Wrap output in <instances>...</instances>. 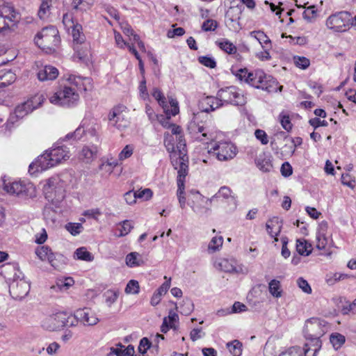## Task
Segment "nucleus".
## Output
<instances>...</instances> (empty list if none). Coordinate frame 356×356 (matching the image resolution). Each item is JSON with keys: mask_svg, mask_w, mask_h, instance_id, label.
<instances>
[{"mask_svg": "<svg viewBox=\"0 0 356 356\" xmlns=\"http://www.w3.org/2000/svg\"><path fill=\"white\" fill-rule=\"evenodd\" d=\"M66 81L70 86H65L49 97L50 103L54 105L72 107L79 101L78 91H88L92 89V81L89 77L74 74L67 75Z\"/></svg>", "mask_w": 356, "mask_h": 356, "instance_id": "obj_1", "label": "nucleus"}, {"mask_svg": "<svg viewBox=\"0 0 356 356\" xmlns=\"http://www.w3.org/2000/svg\"><path fill=\"white\" fill-rule=\"evenodd\" d=\"M327 323L318 318H311L305 323L303 334L306 342L304 346L305 356H316L322 346L321 338L328 332Z\"/></svg>", "mask_w": 356, "mask_h": 356, "instance_id": "obj_2", "label": "nucleus"}, {"mask_svg": "<svg viewBox=\"0 0 356 356\" xmlns=\"http://www.w3.org/2000/svg\"><path fill=\"white\" fill-rule=\"evenodd\" d=\"M70 157V153L67 147H52L38 156L29 165V172L31 175H35L62 163L69 159Z\"/></svg>", "mask_w": 356, "mask_h": 356, "instance_id": "obj_3", "label": "nucleus"}, {"mask_svg": "<svg viewBox=\"0 0 356 356\" xmlns=\"http://www.w3.org/2000/svg\"><path fill=\"white\" fill-rule=\"evenodd\" d=\"M236 76L251 86L268 92H277L278 89L281 91L282 88V86L278 87V83L274 78L261 70L249 72L247 69H240L237 72Z\"/></svg>", "mask_w": 356, "mask_h": 356, "instance_id": "obj_4", "label": "nucleus"}, {"mask_svg": "<svg viewBox=\"0 0 356 356\" xmlns=\"http://www.w3.org/2000/svg\"><path fill=\"white\" fill-rule=\"evenodd\" d=\"M352 15L347 11L337 12L330 15L325 22L326 27L335 33H343L351 27Z\"/></svg>", "mask_w": 356, "mask_h": 356, "instance_id": "obj_5", "label": "nucleus"}, {"mask_svg": "<svg viewBox=\"0 0 356 356\" xmlns=\"http://www.w3.org/2000/svg\"><path fill=\"white\" fill-rule=\"evenodd\" d=\"M209 153L213 154L220 161L233 159L238 153L237 147L230 141L223 140L211 144Z\"/></svg>", "mask_w": 356, "mask_h": 356, "instance_id": "obj_6", "label": "nucleus"}, {"mask_svg": "<svg viewBox=\"0 0 356 356\" xmlns=\"http://www.w3.org/2000/svg\"><path fill=\"white\" fill-rule=\"evenodd\" d=\"M35 42L41 49L51 50L59 44L58 31L53 26L44 28L35 37Z\"/></svg>", "mask_w": 356, "mask_h": 356, "instance_id": "obj_7", "label": "nucleus"}, {"mask_svg": "<svg viewBox=\"0 0 356 356\" xmlns=\"http://www.w3.org/2000/svg\"><path fill=\"white\" fill-rule=\"evenodd\" d=\"M4 190L24 199L34 198L37 195L35 186L30 181H19L6 184Z\"/></svg>", "mask_w": 356, "mask_h": 356, "instance_id": "obj_8", "label": "nucleus"}, {"mask_svg": "<svg viewBox=\"0 0 356 356\" xmlns=\"http://www.w3.org/2000/svg\"><path fill=\"white\" fill-rule=\"evenodd\" d=\"M217 96L222 104L242 106L246 103V98L243 92L236 86L221 88L218 91Z\"/></svg>", "mask_w": 356, "mask_h": 356, "instance_id": "obj_9", "label": "nucleus"}, {"mask_svg": "<svg viewBox=\"0 0 356 356\" xmlns=\"http://www.w3.org/2000/svg\"><path fill=\"white\" fill-rule=\"evenodd\" d=\"M128 113L129 110L124 105L119 104L113 107L108 116L109 125L119 130L128 127L129 125Z\"/></svg>", "mask_w": 356, "mask_h": 356, "instance_id": "obj_10", "label": "nucleus"}, {"mask_svg": "<svg viewBox=\"0 0 356 356\" xmlns=\"http://www.w3.org/2000/svg\"><path fill=\"white\" fill-rule=\"evenodd\" d=\"M152 95L157 101L159 106L163 108L165 115L170 116L176 115L179 113V103L177 99L172 98V97H168L167 99L162 92L156 88L153 89Z\"/></svg>", "mask_w": 356, "mask_h": 356, "instance_id": "obj_11", "label": "nucleus"}, {"mask_svg": "<svg viewBox=\"0 0 356 356\" xmlns=\"http://www.w3.org/2000/svg\"><path fill=\"white\" fill-rule=\"evenodd\" d=\"M42 184L43 193L49 201L59 202L64 197V190L58 186V179L50 178L41 183Z\"/></svg>", "mask_w": 356, "mask_h": 356, "instance_id": "obj_12", "label": "nucleus"}, {"mask_svg": "<svg viewBox=\"0 0 356 356\" xmlns=\"http://www.w3.org/2000/svg\"><path fill=\"white\" fill-rule=\"evenodd\" d=\"M67 314L63 312H58L44 317L41 321V326L43 329L50 332L60 330L67 326Z\"/></svg>", "mask_w": 356, "mask_h": 356, "instance_id": "obj_13", "label": "nucleus"}, {"mask_svg": "<svg viewBox=\"0 0 356 356\" xmlns=\"http://www.w3.org/2000/svg\"><path fill=\"white\" fill-rule=\"evenodd\" d=\"M36 107L33 106V101H27L17 105L13 112L10 114L6 122V127L10 129L19 120L24 118L29 113L33 111Z\"/></svg>", "mask_w": 356, "mask_h": 356, "instance_id": "obj_14", "label": "nucleus"}, {"mask_svg": "<svg viewBox=\"0 0 356 356\" xmlns=\"http://www.w3.org/2000/svg\"><path fill=\"white\" fill-rule=\"evenodd\" d=\"M188 130L191 136L196 140L207 143L209 140H213V134L209 131L208 127L203 122L200 124L195 120L191 122Z\"/></svg>", "mask_w": 356, "mask_h": 356, "instance_id": "obj_15", "label": "nucleus"}, {"mask_svg": "<svg viewBox=\"0 0 356 356\" xmlns=\"http://www.w3.org/2000/svg\"><path fill=\"white\" fill-rule=\"evenodd\" d=\"M189 200H191V207L195 213H202L211 205L212 200L201 195L199 191L191 190L188 194Z\"/></svg>", "mask_w": 356, "mask_h": 356, "instance_id": "obj_16", "label": "nucleus"}, {"mask_svg": "<svg viewBox=\"0 0 356 356\" xmlns=\"http://www.w3.org/2000/svg\"><path fill=\"white\" fill-rule=\"evenodd\" d=\"M30 290V284L24 280L13 281L9 287L10 295L15 299H22L26 296Z\"/></svg>", "mask_w": 356, "mask_h": 356, "instance_id": "obj_17", "label": "nucleus"}, {"mask_svg": "<svg viewBox=\"0 0 356 356\" xmlns=\"http://www.w3.org/2000/svg\"><path fill=\"white\" fill-rule=\"evenodd\" d=\"M75 317L85 326H92L99 322L96 313L89 308L79 309L75 311Z\"/></svg>", "mask_w": 356, "mask_h": 356, "instance_id": "obj_18", "label": "nucleus"}, {"mask_svg": "<svg viewBox=\"0 0 356 356\" xmlns=\"http://www.w3.org/2000/svg\"><path fill=\"white\" fill-rule=\"evenodd\" d=\"M216 268L229 273H238L241 271V267L237 264V261L233 258H218L214 262Z\"/></svg>", "mask_w": 356, "mask_h": 356, "instance_id": "obj_19", "label": "nucleus"}, {"mask_svg": "<svg viewBox=\"0 0 356 356\" xmlns=\"http://www.w3.org/2000/svg\"><path fill=\"white\" fill-rule=\"evenodd\" d=\"M223 104L221 102L220 98L217 96L216 97L213 96H207L203 97L199 104L200 108L203 112L209 113L215 111L216 108L222 106Z\"/></svg>", "mask_w": 356, "mask_h": 356, "instance_id": "obj_20", "label": "nucleus"}, {"mask_svg": "<svg viewBox=\"0 0 356 356\" xmlns=\"http://www.w3.org/2000/svg\"><path fill=\"white\" fill-rule=\"evenodd\" d=\"M327 223L322 222L317 230L316 233V248L318 250H325L327 246L330 238L327 236Z\"/></svg>", "mask_w": 356, "mask_h": 356, "instance_id": "obj_21", "label": "nucleus"}, {"mask_svg": "<svg viewBox=\"0 0 356 356\" xmlns=\"http://www.w3.org/2000/svg\"><path fill=\"white\" fill-rule=\"evenodd\" d=\"M59 74L58 70L51 65H45L39 69L37 76L40 81H53Z\"/></svg>", "mask_w": 356, "mask_h": 356, "instance_id": "obj_22", "label": "nucleus"}, {"mask_svg": "<svg viewBox=\"0 0 356 356\" xmlns=\"http://www.w3.org/2000/svg\"><path fill=\"white\" fill-rule=\"evenodd\" d=\"M212 202L225 201L228 203L236 204V197L232 190L227 186H222L218 191L211 197Z\"/></svg>", "mask_w": 356, "mask_h": 356, "instance_id": "obj_23", "label": "nucleus"}, {"mask_svg": "<svg viewBox=\"0 0 356 356\" xmlns=\"http://www.w3.org/2000/svg\"><path fill=\"white\" fill-rule=\"evenodd\" d=\"M35 254L42 261H47L53 267L56 268V254L47 245L38 247L35 250Z\"/></svg>", "mask_w": 356, "mask_h": 356, "instance_id": "obj_24", "label": "nucleus"}, {"mask_svg": "<svg viewBox=\"0 0 356 356\" xmlns=\"http://www.w3.org/2000/svg\"><path fill=\"white\" fill-rule=\"evenodd\" d=\"M255 164L264 172H269L273 170L270 157L265 153L261 154L257 157Z\"/></svg>", "mask_w": 356, "mask_h": 356, "instance_id": "obj_25", "label": "nucleus"}, {"mask_svg": "<svg viewBox=\"0 0 356 356\" xmlns=\"http://www.w3.org/2000/svg\"><path fill=\"white\" fill-rule=\"evenodd\" d=\"M266 230L271 237L275 238V241H277V236L280 234L282 229V224L277 218H274L268 220L266 225Z\"/></svg>", "mask_w": 356, "mask_h": 356, "instance_id": "obj_26", "label": "nucleus"}, {"mask_svg": "<svg viewBox=\"0 0 356 356\" xmlns=\"http://www.w3.org/2000/svg\"><path fill=\"white\" fill-rule=\"evenodd\" d=\"M97 151V146H85L79 154V159L86 163H90L96 157Z\"/></svg>", "mask_w": 356, "mask_h": 356, "instance_id": "obj_27", "label": "nucleus"}, {"mask_svg": "<svg viewBox=\"0 0 356 356\" xmlns=\"http://www.w3.org/2000/svg\"><path fill=\"white\" fill-rule=\"evenodd\" d=\"M0 16L15 24L17 20V13L15 11L13 6L10 4H3L0 6Z\"/></svg>", "mask_w": 356, "mask_h": 356, "instance_id": "obj_28", "label": "nucleus"}, {"mask_svg": "<svg viewBox=\"0 0 356 356\" xmlns=\"http://www.w3.org/2000/svg\"><path fill=\"white\" fill-rule=\"evenodd\" d=\"M250 36L257 40L262 48L272 47L271 40L269 39L268 35L261 31H251L250 33Z\"/></svg>", "mask_w": 356, "mask_h": 356, "instance_id": "obj_29", "label": "nucleus"}, {"mask_svg": "<svg viewBox=\"0 0 356 356\" xmlns=\"http://www.w3.org/2000/svg\"><path fill=\"white\" fill-rule=\"evenodd\" d=\"M126 264L130 268L140 266L144 264L142 256L136 252L128 254L125 258Z\"/></svg>", "mask_w": 356, "mask_h": 356, "instance_id": "obj_30", "label": "nucleus"}, {"mask_svg": "<svg viewBox=\"0 0 356 356\" xmlns=\"http://www.w3.org/2000/svg\"><path fill=\"white\" fill-rule=\"evenodd\" d=\"M16 80V75L10 70L0 72V88L8 86L13 83Z\"/></svg>", "mask_w": 356, "mask_h": 356, "instance_id": "obj_31", "label": "nucleus"}, {"mask_svg": "<svg viewBox=\"0 0 356 356\" xmlns=\"http://www.w3.org/2000/svg\"><path fill=\"white\" fill-rule=\"evenodd\" d=\"M93 2L91 0H72L73 9L81 13L86 12L92 8Z\"/></svg>", "mask_w": 356, "mask_h": 356, "instance_id": "obj_32", "label": "nucleus"}, {"mask_svg": "<svg viewBox=\"0 0 356 356\" xmlns=\"http://www.w3.org/2000/svg\"><path fill=\"white\" fill-rule=\"evenodd\" d=\"M296 251L300 255L308 256L312 252V246L305 240L298 239L296 241Z\"/></svg>", "mask_w": 356, "mask_h": 356, "instance_id": "obj_33", "label": "nucleus"}, {"mask_svg": "<svg viewBox=\"0 0 356 356\" xmlns=\"http://www.w3.org/2000/svg\"><path fill=\"white\" fill-rule=\"evenodd\" d=\"M166 117L165 118L163 115H160L159 119L157 120L160 122V124L166 129L171 128L172 129V134H179L181 131V127L179 126H177L175 124H172L170 122V119L172 115L168 116L165 115Z\"/></svg>", "mask_w": 356, "mask_h": 356, "instance_id": "obj_34", "label": "nucleus"}, {"mask_svg": "<svg viewBox=\"0 0 356 356\" xmlns=\"http://www.w3.org/2000/svg\"><path fill=\"white\" fill-rule=\"evenodd\" d=\"M268 291L270 295L274 298H281L282 296V289L280 282L276 279L270 280L268 283Z\"/></svg>", "mask_w": 356, "mask_h": 356, "instance_id": "obj_35", "label": "nucleus"}, {"mask_svg": "<svg viewBox=\"0 0 356 356\" xmlns=\"http://www.w3.org/2000/svg\"><path fill=\"white\" fill-rule=\"evenodd\" d=\"M74 257L76 259L88 262L92 261L94 260V256L92 254L88 251L85 247H81L76 249L74 252Z\"/></svg>", "mask_w": 356, "mask_h": 356, "instance_id": "obj_36", "label": "nucleus"}, {"mask_svg": "<svg viewBox=\"0 0 356 356\" xmlns=\"http://www.w3.org/2000/svg\"><path fill=\"white\" fill-rule=\"evenodd\" d=\"M70 31L74 42L79 44L84 42L85 35L82 33V26L81 24L76 23L71 28Z\"/></svg>", "mask_w": 356, "mask_h": 356, "instance_id": "obj_37", "label": "nucleus"}, {"mask_svg": "<svg viewBox=\"0 0 356 356\" xmlns=\"http://www.w3.org/2000/svg\"><path fill=\"white\" fill-rule=\"evenodd\" d=\"M223 244V238L221 236H216L211 238L208 244V252L209 253H214L219 251Z\"/></svg>", "mask_w": 356, "mask_h": 356, "instance_id": "obj_38", "label": "nucleus"}, {"mask_svg": "<svg viewBox=\"0 0 356 356\" xmlns=\"http://www.w3.org/2000/svg\"><path fill=\"white\" fill-rule=\"evenodd\" d=\"M216 44L220 49L229 54H234L236 52V46L227 39L217 41Z\"/></svg>", "mask_w": 356, "mask_h": 356, "instance_id": "obj_39", "label": "nucleus"}, {"mask_svg": "<svg viewBox=\"0 0 356 356\" xmlns=\"http://www.w3.org/2000/svg\"><path fill=\"white\" fill-rule=\"evenodd\" d=\"M112 352L117 356H134L135 350L133 346L129 345L127 348L120 346L112 348Z\"/></svg>", "mask_w": 356, "mask_h": 356, "instance_id": "obj_40", "label": "nucleus"}, {"mask_svg": "<svg viewBox=\"0 0 356 356\" xmlns=\"http://www.w3.org/2000/svg\"><path fill=\"white\" fill-rule=\"evenodd\" d=\"M184 184L181 179H179L177 184V196L179 203V206L181 209H184L186 207V197L184 192Z\"/></svg>", "mask_w": 356, "mask_h": 356, "instance_id": "obj_41", "label": "nucleus"}, {"mask_svg": "<svg viewBox=\"0 0 356 356\" xmlns=\"http://www.w3.org/2000/svg\"><path fill=\"white\" fill-rule=\"evenodd\" d=\"M119 296V291L118 290L109 289L104 293L105 302L108 307L114 304Z\"/></svg>", "mask_w": 356, "mask_h": 356, "instance_id": "obj_42", "label": "nucleus"}, {"mask_svg": "<svg viewBox=\"0 0 356 356\" xmlns=\"http://www.w3.org/2000/svg\"><path fill=\"white\" fill-rule=\"evenodd\" d=\"M173 134L168 132L164 134V145L169 153L175 152V138Z\"/></svg>", "mask_w": 356, "mask_h": 356, "instance_id": "obj_43", "label": "nucleus"}, {"mask_svg": "<svg viewBox=\"0 0 356 356\" xmlns=\"http://www.w3.org/2000/svg\"><path fill=\"white\" fill-rule=\"evenodd\" d=\"M52 0H41V4L38 10V16L41 19H44L48 16Z\"/></svg>", "mask_w": 356, "mask_h": 356, "instance_id": "obj_44", "label": "nucleus"}, {"mask_svg": "<svg viewBox=\"0 0 356 356\" xmlns=\"http://www.w3.org/2000/svg\"><path fill=\"white\" fill-rule=\"evenodd\" d=\"M118 164L119 163L117 159H107L99 165V170L111 174Z\"/></svg>", "mask_w": 356, "mask_h": 356, "instance_id": "obj_45", "label": "nucleus"}, {"mask_svg": "<svg viewBox=\"0 0 356 356\" xmlns=\"http://www.w3.org/2000/svg\"><path fill=\"white\" fill-rule=\"evenodd\" d=\"M134 147L132 145H127L119 153L118 161L123 162L124 160L130 158L134 154Z\"/></svg>", "mask_w": 356, "mask_h": 356, "instance_id": "obj_46", "label": "nucleus"}, {"mask_svg": "<svg viewBox=\"0 0 356 356\" xmlns=\"http://www.w3.org/2000/svg\"><path fill=\"white\" fill-rule=\"evenodd\" d=\"M330 340L334 349L340 348L345 343V337L339 333H334L330 335Z\"/></svg>", "mask_w": 356, "mask_h": 356, "instance_id": "obj_47", "label": "nucleus"}, {"mask_svg": "<svg viewBox=\"0 0 356 356\" xmlns=\"http://www.w3.org/2000/svg\"><path fill=\"white\" fill-rule=\"evenodd\" d=\"M176 136V139L177 140V143L175 145V150L177 149L179 152V156H182V158L186 154V141L184 138V136L181 134V131L179 134H175Z\"/></svg>", "mask_w": 356, "mask_h": 356, "instance_id": "obj_48", "label": "nucleus"}, {"mask_svg": "<svg viewBox=\"0 0 356 356\" xmlns=\"http://www.w3.org/2000/svg\"><path fill=\"white\" fill-rule=\"evenodd\" d=\"M65 228L73 236L79 235L83 230L82 224L79 222H68L65 225Z\"/></svg>", "mask_w": 356, "mask_h": 356, "instance_id": "obj_49", "label": "nucleus"}, {"mask_svg": "<svg viewBox=\"0 0 356 356\" xmlns=\"http://www.w3.org/2000/svg\"><path fill=\"white\" fill-rule=\"evenodd\" d=\"M118 226V230L120 232L118 236H124L127 235L134 227L132 222L128 220H125L119 223Z\"/></svg>", "mask_w": 356, "mask_h": 356, "instance_id": "obj_50", "label": "nucleus"}, {"mask_svg": "<svg viewBox=\"0 0 356 356\" xmlns=\"http://www.w3.org/2000/svg\"><path fill=\"white\" fill-rule=\"evenodd\" d=\"M140 291V285L138 281L135 280H131L127 284L124 289V292L127 294L136 295Z\"/></svg>", "mask_w": 356, "mask_h": 356, "instance_id": "obj_51", "label": "nucleus"}, {"mask_svg": "<svg viewBox=\"0 0 356 356\" xmlns=\"http://www.w3.org/2000/svg\"><path fill=\"white\" fill-rule=\"evenodd\" d=\"M227 348L233 356H240L241 355V343L238 340H234L227 343Z\"/></svg>", "mask_w": 356, "mask_h": 356, "instance_id": "obj_52", "label": "nucleus"}, {"mask_svg": "<svg viewBox=\"0 0 356 356\" xmlns=\"http://www.w3.org/2000/svg\"><path fill=\"white\" fill-rule=\"evenodd\" d=\"M293 63L295 65L302 70L307 69L309 65V60L305 56H296L293 57Z\"/></svg>", "mask_w": 356, "mask_h": 356, "instance_id": "obj_53", "label": "nucleus"}, {"mask_svg": "<svg viewBox=\"0 0 356 356\" xmlns=\"http://www.w3.org/2000/svg\"><path fill=\"white\" fill-rule=\"evenodd\" d=\"M302 352L300 347L292 346L280 353L279 356H302Z\"/></svg>", "mask_w": 356, "mask_h": 356, "instance_id": "obj_54", "label": "nucleus"}, {"mask_svg": "<svg viewBox=\"0 0 356 356\" xmlns=\"http://www.w3.org/2000/svg\"><path fill=\"white\" fill-rule=\"evenodd\" d=\"M14 25L15 23L9 22L7 19L0 16V33L6 34L8 33Z\"/></svg>", "mask_w": 356, "mask_h": 356, "instance_id": "obj_55", "label": "nucleus"}, {"mask_svg": "<svg viewBox=\"0 0 356 356\" xmlns=\"http://www.w3.org/2000/svg\"><path fill=\"white\" fill-rule=\"evenodd\" d=\"M304 19L311 22L317 17V10L314 6H311L307 8V9L302 13Z\"/></svg>", "mask_w": 356, "mask_h": 356, "instance_id": "obj_56", "label": "nucleus"}, {"mask_svg": "<svg viewBox=\"0 0 356 356\" xmlns=\"http://www.w3.org/2000/svg\"><path fill=\"white\" fill-rule=\"evenodd\" d=\"M279 120L283 129L286 131H289L292 129V124L291 122L290 118L288 115L282 113L279 115Z\"/></svg>", "mask_w": 356, "mask_h": 356, "instance_id": "obj_57", "label": "nucleus"}, {"mask_svg": "<svg viewBox=\"0 0 356 356\" xmlns=\"http://www.w3.org/2000/svg\"><path fill=\"white\" fill-rule=\"evenodd\" d=\"M60 350V346L58 343L54 341L50 343L46 348V352L49 355H57Z\"/></svg>", "mask_w": 356, "mask_h": 356, "instance_id": "obj_58", "label": "nucleus"}, {"mask_svg": "<svg viewBox=\"0 0 356 356\" xmlns=\"http://www.w3.org/2000/svg\"><path fill=\"white\" fill-rule=\"evenodd\" d=\"M198 60L202 65L209 68H214L216 66L215 59L211 56H200Z\"/></svg>", "mask_w": 356, "mask_h": 356, "instance_id": "obj_59", "label": "nucleus"}, {"mask_svg": "<svg viewBox=\"0 0 356 356\" xmlns=\"http://www.w3.org/2000/svg\"><path fill=\"white\" fill-rule=\"evenodd\" d=\"M63 24L66 30L70 32L71 28L74 26L76 23H75L73 20L72 14L66 13L63 17Z\"/></svg>", "mask_w": 356, "mask_h": 356, "instance_id": "obj_60", "label": "nucleus"}, {"mask_svg": "<svg viewBox=\"0 0 356 356\" xmlns=\"http://www.w3.org/2000/svg\"><path fill=\"white\" fill-rule=\"evenodd\" d=\"M263 51L257 52L256 54V57L261 60V61H266L270 60L271 59V56L270 54V50L272 49V47L262 48Z\"/></svg>", "mask_w": 356, "mask_h": 356, "instance_id": "obj_61", "label": "nucleus"}, {"mask_svg": "<svg viewBox=\"0 0 356 356\" xmlns=\"http://www.w3.org/2000/svg\"><path fill=\"white\" fill-rule=\"evenodd\" d=\"M135 192L136 194L137 199H143V200H148L153 195V193L149 188L136 191Z\"/></svg>", "mask_w": 356, "mask_h": 356, "instance_id": "obj_62", "label": "nucleus"}, {"mask_svg": "<svg viewBox=\"0 0 356 356\" xmlns=\"http://www.w3.org/2000/svg\"><path fill=\"white\" fill-rule=\"evenodd\" d=\"M164 279L166 280V281L164 283H163L162 285L155 291L161 297L168 292V289L170 287L171 279L168 278L166 276L164 277Z\"/></svg>", "mask_w": 356, "mask_h": 356, "instance_id": "obj_63", "label": "nucleus"}, {"mask_svg": "<svg viewBox=\"0 0 356 356\" xmlns=\"http://www.w3.org/2000/svg\"><path fill=\"white\" fill-rule=\"evenodd\" d=\"M254 136L262 145H267L268 143V135L264 130L257 129L254 132Z\"/></svg>", "mask_w": 356, "mask_h": 356, "instance_id": "obj_64", "label": "nucleus"}]
</instances>
